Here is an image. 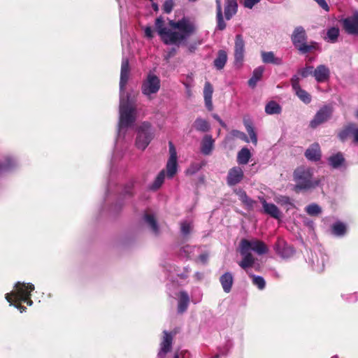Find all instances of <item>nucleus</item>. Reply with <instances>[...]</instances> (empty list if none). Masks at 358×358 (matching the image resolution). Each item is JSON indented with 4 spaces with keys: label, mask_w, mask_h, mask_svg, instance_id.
Returning <instances> with one entry per match:
<instances>
[{
    "label": "nucleus",
    "mask_w": 358,
    "mask_h": 358,
    "mask_svg": "<svg viewBox=\"0 0 358 358\" xmlns=\"http://www.w3.org/2000/svg\"><path fill=\"white\" fill-rule=\"evenodd\" d=\"M164 178H165V171L162 170L158 174V176H157L154 182L151 185V189L153 190H156V189H159L163 184V182L164 181Z\"/></svg>",
    "instance_id": "36"
},
{
    "label": "nucleus",
    "mask_w": 358,
    "mask_h": 358,
    "mask_svg": "<svg viewBox=\"0 0 358 358\" xmlns=\"http://www.w3.org/2000/svg\"><path fill=\"white\" fill-rule=\"evenodd\" d=\"M294 91L298 98L304 103L308 104L310 103L312 98L311 95L308 92L303 90L301 87L294 90Z\"/></svg>",
    "instance_id": "31"
},
{
    "label": "nucleus",
    "mask_w": 358,
    "mask_h": 358,
    "mask_svg": "<svg viewBox=\"0 0 358 358\" xmlns=\"http://www.w3.org/2000/svg\"><path fill=\"white\" fill-rule=\"evenodd\" d=\"M343 26L345 31L352 35H358V13L343 20Z\"/></svg>",
    "instance_id": "11"
},
{
    "label": "nucleus",
    "mask_w": 358,
    "mask_h": 358,
    "mask_svg": "<svg viewBox=\"0 0 358 358\" xmlns=\"http://www.w3.org/2000/svg\"><path fill=\"white\" fill-rule=\"evenodd\" d=\"M300 75L298 73L292 76L291 78V85L293 90L300 87L299 82H300Z\"/></svg>",
    "instance_id": "46"
},
{
    "label": "nucleus",
    "mask_w": 358,
    "mask_h": 358,
    "mask_svg": "<svg viewBox=\"0 0 358 358\" xmlns=\"http://www.w3.org/2000/svg\"><path fill=\"white\" fill-rule=\"evenodd\" d=\"M332 109L331 107L324 106L317 111L314 118L311 120L310 126L312 128H316L318 125L326 122L330 117Z\"/></svg>",
    "instance_id": "10"
},
{
    "label": "nucleus",
    "mask_w": 358,
    "mask_h": 358,
    "mask_svg": "<svg viewBox=\"0 0 358 358\" xmlns=\"http://www.w3.org/2000/svg\"><path fill=\"white\" fill-rule=\"evenodd\" d=\"M199 259L203 264H205L207 260V256L205 255H200Z\"/></svg>",
    "instance_id": "59"
},
{
    "label": "nucleus",
    "mask_w": 358,
    "mask_h": 358,
    "mask_svg": "<svg viewBox=\"0 0 358 358\" xmlns=\"http://www.w3.org/2000/svg\"><path fill=\"white\" fill-rule=\"evenodd\" d=\"M262 58L263 62L266 64H273L275 65H280L282 64V59L275 57L273 52H262Z\"/></svg>",
    "instance_id": "25"
},
{
    "label": "nucleus",
    "mask_w": 358,
    "mask_h": 358,
    "mask_svg": "<svg viewBox=\"0 0 358 358\" xmlns=\"http://www.w3.org/2000/svg\"><path fill=\"white\" fill-rule=\"evenodd\" d=\"M352 126L353 124H350L340 132L339 137L341 141H344L348 137L352 136Z\"/></svg>",
    "instance_id": "41"
},
{
    "label": "nucleus",
    "mask_w": 358,
    "mask_h": 358,
    "mask_svg": "<svg viewBox=\"0 0 358 358\" xmlns=\"http://www.w3.org/2000/svg\"><path fill=\"white\" fill-rule=\"evenodd\" d=\"M143 219L145 222L150 227L152 231L155 234L158 232V226L155 219V217L149 213L144 215Z\"/></svg>",
    "instance_id": "33"
},
{
    "label": "nucleus",
    "mask_w": 358,
    "mask_h": 358,
    "mask_svg": "<svg viewBox=\"0 0 358 358\" xmlns=\"http://www.w3.org/2000/svg\"><path fill=\"white\" fill-rule=\"evenodd\" d=\"M261 201L264 213L275 219L279 220L281 217V212L275 204L267 203L264 199H262Z\"/></svg>",
    "instance_id": "17"
},
{
    "label": "nucleus",
    "mask_w": 358,
    "mask_h": 358,
    "mask_svg": "<svg viewBox=\"0 0 358 358\" xmlns=\"http://www.w3.org/2000/svg\"><path fill=\"white\" fill-rule=\"evenodd\" d=\"M331 358H338V357L337 356H334V357H333Z\"/></svg>",
    "instance_id": "63"
},
{
    "label": "nucleus",
    "mask_w": 358,
    "mask_h": 358,
    "mask_svg": "<svg viewBox=\"0 0 358 358\" xmlns=\"http://www.w3.org/2000/svg\"><path fill=\"white\" fill-rule=\"evenodd\" d=\"M169 158L166 164V171L168 178H173L177 172V152L176 148L172 142L169 143Z\"/></svg>",
    "instance_id": "9"
},
{
    "label": "nucleus",
    "mask_w": 358,
    "mask_h": 358,
    "mask_svg": "<svg viewBox=\"0 0 358 358\" xmlns=\"http://www.w3.org/2000/svg\"><path fill=\"white\" fill-rule=\"evenodd\" d=\"M236 132L237 134H241V135L244 136V134H243V133H241V132H239V131H236Z\"/></svg>",
    "instance_id": "62"
},
{
    "label": "nucleus",
    "mask_w": 358,
    "mask_h": 358,
    "mask_svg": "<svg viewBox=\"0 0 358 358\" xmlns=\"http://www.w3.org/2000/svg\"><path fill=\"white\" fill-rule=\"evenodd\" d=\"M129 76V65L127 58H123L121 65L120 80V120L119 134L124 128L131 126L136 120V106L128 94H125L124 88Z\"/></svg>",
    "instance_id": "2"
},
{
    "label": "nucleus",
    "mask_w": 358,
    "mask_h": 358,
    "mask_svg": "<svg viewBox=\"0 0 358 358\" xmlns=\"http://www.w3.org/2000/svg\"><path fill=\"white\" fill-rule=\"evenodd\" d=\"M306 211L309 215L315 216L321 213L322 209L317 204L312 203L306 206Z\"/></svg>",
    "instance_id": "39"
},
{
    "label": "nucleus",
    "mask_w": 358,
    "mask_h": 358,
    "mask_svg": "<svg viewBox=\"0 0 358 358\" xmlns=\"http://www.w3.org/2000/svg\"><path fill=\"white\" fill-rule=\"evenodd\" d=\"M237 8L236 0H225L224 15L227 20H230L236 13Z\"/></svg>",
    "instance_id": "22"
},
{
    "label": "nucleus",
    "mask_w": 358,
    "mask_h": 358,
    "mask_svg": "<svg viewBox=\"0 0 358 358\" xmlns=\"http://www.w3.org/2000/svg\"><path fill=\"white\" fill-rule=\"evenodd\" d=\"M243 171L239 166H234L229 170L227 182L229 186L239 183L243 178Z\"/></svg>",
    "instance_id": "13"
},
{
    "label": "nucleus",
    "mask_w": 358,
    "mask_h": 358,
    "mask_svg": "<svg viewBox=\"0 0 358 358\" xmlns=\"http://www.w3.org/2000/svg\"><path fill=\"white\" fill-rule=\"evenodd\" d=\"M265 111L268 115L279 114L281 107L277 102L271 101L266 105Z\"/></svg>",
    "instance_id": "32"
},
{
    "label": "nucleus",
    "mask_w": 358,
    "mask_h": 358,
    "mask_svg": "<svg viewBox=\"0 0 358 358\" xmlns=\"http://www.w3.org/2000/svg\"><path fill=\"white\" fill-rule=\"evenodd\" d=\"M329 164L333 168H338L344 162V157L343 154L341 152H338L332 156L329 157Z\"/></svg>",
    "instance_id": "30"
},
{
    "label": "nucleus",
    "mask_w": 358,
    "mask_h": 358,
    "mask_svg": "<svg viewBox=\"0 0 358 358\" xmlns=\"http://www.w3.org/2000/svg\"><path fill=\"white\" fill-rule=\"evenodd\" d=\"M145 36L148 38L153 37V30L150 27H146L144 29Z\"/></svg>",
    "instance_id": "51"
},
{
    "label": "nucleus",
    "mask_w": 358,
    "mask_h": 358,
    "mask_svg": "<svg viewBox=\"0 0 358 358\" xmlns=\"http://www.w3.org/2000/svg\"><path fill=\"white\" fill-rule=\"evenodd\" d=\"M352 126L353 124H350L340 132L339 137L341 141H344L348 137L352 136Z\"/></svg>",
    "instance_id": "42"
},
{
    "label": "nucleus",
    "mask_w": 358,
    "mask_h": 358,
    "mask_svg": "<svg viewBox=\"0 0 358 358\" xmlns=\"http://www.w3.org/2000/svg\"><path fill=\"white\" fill-rule=\"evenodd\" d=\"M251 157V152L247 148H242L237 155V162L238 164H246Z\"/></svg>",
    "instance_id": "28"
},
{
    "label": "nucleus",
    "mask_w": 358,
    "mask_h": 358,
    "mask_svg": "<svg viewBox=\"0 0 358 358\" xmlns=\"http://www.w3.org/2000/svg\"><path fill=\"white\" fill-rule=\"evenodd\" d=\"M189 302V297L188 294L182 291L179 293V299H178V311L180 313H184L188 307Z\"/></svg>",
    "instance_id": "23"
},
{
    "label": "nucleus",
    "mask_w": 358,
    "mask_h": 358,
    "mask_svg": "<svg viewBox=\"0 0 358 358\" xmlns=\"http://www.w3.org/2000/svg\"><path fill=\"white\" fill-rule=\"evenodd\" d=\"M321 8H322L326 11H328L329 10V7L325 0H315Z\"/></svg>",
    "instance_id": "52"
},
{
    "label": "nucleus",
    "mask_w": 358,
    "mask_h": 358,
    "mask_svg": "<svg viewBox=\"0 0 358 358\" xmlns=\"http://www.w3.org/2000/svg\"><path fill=\"white\" fill-rule=\"evenodd\" d=\"M227 61V54L226 51L220 50L218 51L217 58L214 60V66L217 69L221 70L224 67Z\"/></svg>",
    "instance_id": "27"
},
{
    "label": "nucleus",
    "mask_w": 358,
    "mask_h": 358,
    "mask_svg": "<svg viewBox=\"0 0 358 358\" xmlns=\"http://www.w3.org/2000/svg\"><path fill=\"white\" fill-rule=\"evenodd\" d=\"M306 157L311 161H317L320 159V148L317 143H314L308 148L305 152Z\"/></svg>",
    "instance_id": "20"
},
{
    "label": "nucleus",
    "mask_w": 358,
    "mask_h": 358,
    "mask_svg": "<svg viewBox=\"0 0 358 358\" xmlns=\"http://www.w3.org/2000/svg\"><path fill=\"white\" fill-rule=\"evenodd\" d=\"M313 269L317 272H322L323 270H324V265L323 264V262L322 263L321 265H320L319 264H317V265H315V264L313 265Z\"/></svg>",
    "instance_id": "54"
},
{
    "label": "nucleus",
    "mask_w": 358,
    "mask_h": 358,
    "mask_svg": "<svg viewBox=\"0 0 358 358\" xmlns=\"http://www.w3.org/2000/svg\"><path fill=\"white\" fill-rule=\"evenodd\" d=\"M200 300H201L200 297H199V299H192V301H193L194 303H198L199 301H200Z\"/></svg>",
    "instance_id": "61"
},
{
    "label": "nucleus",
    "mask_w": 358,
    "mask_h": 358,
    "mask_svg": "<svg viewBox=\"0 0 358 358\" xmlns=\"http://www.w3.org/2000/svg\"><path fill=\"white\" fill-rule=\"evenodd\" d=\"M244 47L245 43L242 36L241 34L236 35L235 41V62L236 64H241L243 60L245 52Z\"/></svg>",
    "instance_id": "14"
},
{
    "label": "nucleus",
    "mask_w": 358,
    "mask_h": 358,
    "mask_svg": "<svg viewBox=\"0 0 358 358\" xmlns=\"http://www.w3.org/2000/svg\"><path fill=\"white\" fill-rule=\"evenodd\" d=\"M13 166V160L10 159H8V163L7 164H0V173L3 171L8 170V169L12 167Z\"/></svg>",
    "instance_id": "50"
},
{
    "label": "nucleus",
    "mask_w": 358,
    "mask_h": 358,
    "mask_svg": "<svg viewBox=\"0 0 358 358\" xmlns=\"http://www.w3.org/2000/svg\"><path fill=\"white\" fill-rule=\"evenodd\" d=\"M169 27L164 26L162 17L155 20V29L162 41L166 45H180L193 35L196 25L189 17H183L178 21L169 20Z\"/></svg>",
    "instance_id": "1"
},
{
    "label": "nucleus",
    "mask_w": 358,
    "mask_h": 358,
    "mask_svg": "<svg viewBox=\"0 0 358 358\" xmlns=\"http://www.w3.org/2000/svg\"><path fill=\"white\" fill-rule=\"evenodd\" d=\"M292 39L295 47L303 53H307L315 48L314 44L308 45L306 43V31L302 27H298L295 29Z\"/></svg>",
    "instance_id": "7"
},
{
    "label": "nucleus",
    "mask_w": 358,
    "mask_h": 358,
    "mask_svg": "<svg viewBox=\"0 0 358 358\" xmlns=\"http://www.w3.org/2000/svg\"><path fill=\"white\" fill-rule=\"evenodd\" d=\"M237 194L238 195L239 199L248 207L252 208L254 204V201L248 196L245 192L243 190H238L237 192Z\"/></svg>",
    "instance_id": "35"
},
{
    "label": "nucleus",
    "mask_w": 358,
    "mask_h": 358,
    "mask_svg": "<svg viewBox=\"0 0 358 358\" xmlns=\"http://www.w3.org/2000/svg\"><path fill=\"white\" fill-rule=\"evenodd\" d=\"M264 71V66H258L253 71L252 76L248 80V85L250 87L255 88L256 87L257 83L262 79Z\"/></svg>",
    "instance_id": "24"
},
{
    "label": "nucleus",
    "mask_w": 358,
    "mask_h": 358,
    "mask_svg": "<svg viewBox=\"0 0 358 358\" xmlns=\"http://www.w3.org/2000/svg\"><path fill=\"white\" fill-rule=\"evenodd\" d=\"M260 0H244L243 5L245 8H252L255 4L258 3Z\"/></svg>",
    "instance_id": "48"
},
{
    "label": "nucleus",
    "mask_w": 358,
    "mask_h": 358,
    "mask_svg": "<svg viewBox=\"0 0 358 358\" xmlns=\"http://www.w3.org/2000/svg\"><path fill=\"white\" fill-rule=\"evenodd\" d=\"M184 83V85H185V87H186V88H187V89H189V88H190V87H191V85H190V84H189V83Z\"/></svg>",
    "instance_id": "60"
},
{
    "label": "nucleus",
    "mask_w": 358,
    "mask_h": 358,
    "mask_svg": "<svg viewBox=\"0 0 358 358\" xmlns=\"http://www.w3.org/2000/svg\"><path fill=\"white\" fill-rule=\"evenodd\" d=\"M164 336L161 343V349L158 353L159 358H164L166 354L171 350L172 344V336L167 331H164Z\"/></svg>",
    "instance_id": "16"
},
{
    "label": "nucleus",
    "mask_w": 358,
    "mask_h": 358,
    "mask_svg": "<svg viewBox=\"0 0 358 358\" xmlns=\"http://www.w3.org/2000/svg\"><path fill=\"white\" fill-rule=\"evenodd\" d=\"M313 171L306 166L298 167L294 173V180L296 182V192L306 190L317 187L320 180L313 178Z\"/></svg>",
    "instance_id": "4"
},
{
    "label": "nucleus",
    "mask_w": 358,
    "mask_h": 358,
    "mask_svg": "<svg viewBox=\"0 0 358 358\" xmlns=\"http://www.w3.org/2000/svg\"><path fill=\"white\" fill-rule=\"evenodd\" d=\"M160 86L161 81L159 78L154 73L150 71L142 83L141 91L145 96L151 99L152 95L158 92Z\"/></svg>",
    "instance_id": "5"
},
{
    "label": "nucleus",
    "mask_w": 358,
    "mask_h": 358,
    "mask_svg": "<svg viewBox=\"0 0 358 358\" xmlns=\"http://www.w3.org/2000/svg\"><path fill=\"white\" fill-rule=\"evenodd\" d=\"M194 127L196 130L201 131H207L210 129V125L208 122L206 120L201 118H197L195 120L194 123Z\"/></svg>",
    "instance_id": "34"
},
{
    "label": "nucleus",
    "mask_w": 358,
    "mask_h": 358,
    "mask_svg": "<svg viewBox=\"0 0 358 358\" xmlns=\"http://www.w3.org/2000/svg\"><path fill=\"white\" fill-rule=\"evenodd\" d=\"M173 8V0H166L163 4V10L166 13H170Z\"/></svg>",
    "instance_id": "47"
},
{
    "label": "nucleus",
    "mask_w": 358,
    "mask_h": 358,
    "mask_svg": "<svg viewBox=\"0 0 358 358\" xmlns=\"http://www.w3.org/2000/svg\"><path fill=\"white\" fill-rule=\"evenodd\" d=\"M133 186V184H129L127 187H125L124 192L125 194H131V187Z\"/></svg>",
    "instance_id": "58"
},
{
    "label": "nucleus",
    "mask_w": 358,
    "mask_h": 358,
    "mask_svg": "<svg viewBox=\"0 0 358 358\" xmlns=\"http://www.w3.org/2000/svg\"><path fill=\"white\" fill-rule=\"evenodd\" d=\"M251 277L252 278L253 284L256 285L259 289H263L265 287L266 282L262 277L256 276L254 275H252Z\"/></svg>",
    "instance_id": "43"
},
{
    "label": "nucleus",
    "mask_w": 358,
    "mask_h": 358,
    "mask_svg": "<svg viewBox=\"0 0 358 358\" xmlns=\"http://www.w3.org/2000/svg\"><path fill=\"white\" fill-rule=\"evenodd\" d=\"M274 249L276 253L283 258H288L294 254V250L289 246L282 238H278L276 241Z\"/></svg>",
    "instance_id": "12"
},
{
    "label": "nucleus",
    "mask_w": 358,
    "mask_h": 358,
    "mask_svg": "<svg viewBox=\"0 0 358 358\" xmlns=\"http://www.w3.org/2000/svg\"><path fill=\"white\" fill-rule=\"evenodd\" d=\"M200 169V166L199 165H192L188 170L187 172L192 174L194 173L196 171H198Z\"/></svg>",
    "instance_id": "55"
},
{
    "label": "nucleus",
    "mask_w": 358,
    "mask_h": 358,
    "mask_svg": "<svg viewBox=\"0 0 358 358\" xmlns=\"http://www.w3.org/2000/svg\"><path fill=\"white\" fill-rule=\"evenodd\" d=\"M214 145V140L210 136L206 135L202 141H201V150L203 154L204 155H209L213 148Z\"/></svg>",
    "instance_id": "26"
},
{
    "label": "nucleus",
    "mask_w": 358,
    "mask_h": 358,
    "mask_svg": "<svg viewBox=\"0 0 358 358\" xmlns=\"http://www.w3.org/2000/svg\"><path fill=\"white\" fill-rule=\"evenodd\" d=\"M240 248H243L244 253L246 250L250 252L252 250L259 255L267 253L268 250L266 245L258 239H243L240 243Z\"/></svg>",
    "instance_id": "8"
},
{
    "label": "nucleus",
    "mask_w": 358,
    "mask_h": 358,
    "mask_svg": "<svg viewBox=\"0 0 358 358\" xmlns=\"http://www.w3.org/2000/svg\"><path fill=\"white\" fill-rule=\"evenodd\" d=\"M174 358H190V353L187 350H181L175 355Z\"/></svg>",
    "instance_id": "49"
},
{
    "label": "nucleus",
    "mask_w": 358,
    "mask_h": 358,
    "mask_svg": "<svg viewBox=\"0 0 358 358\" xmlns=\"http://www.w3.org/2000/svg\"><path fill=\"white\" fill-rule=\"evenodd\" d=\"M245 126L246 130L251 138L252 142L254 144H257V135H256L255 129H254L253 127L252 126L251 123L245 122Z\"/></svg>",
    "instance_id": "40"
},
{
    "label": "nucleus",
    "mask_w": 358,
    "mask_h": 358,
    "mask_svg": "<svg viewBox=\"0 0 358 358\" xmlns=\"http://www.w3.org/2000/svg\"><path fill=\"white\" fill-rule=\"evenodd\" d=\"M15 290L11 293L6 294V299L12 305L13 301L16 302L15 307L21 312L26 310V307L20 305V301L27 303V305L31 306L32 301L30 299L31 292L34 289V285L31 283H21L17 282L15 286Z\"/></svg>",
    "instance_id": "3"
},
{
    "label": "nucleus",
    "mask_w": 358,
    "mask_h": 358,
    "mask_svg": "<svg viewBox=\"0 0 358 358\" xmlns=\"http://www.w3.org/2000/svg\"><path fill=\"white\" fill-rule=\"evenodd\" d=\"M213 117L222 126L225 127L224 122L222 120V119L216 114L213 115Z\"/></svg>",
    "instance_id": "56"
},
{
    "label": "nucleus",
    "mask_w": 358,
    "mask_h": 358,
    "mask_svg": "<svg viewBox=\"0 0 358 358\" xmlns=\"http://www.w3.org/2000/svg\"><path fill=\"white\" fill-rule=\"evenodd\" d=\"M217 4V29L219 30H224L226 27V24L224 21L222 11V5L220 0H216Z\"/></svg>",
    "instance_id": "29"
},
{
    "label": "nucleus",
    "mask_w": 358,
    "mask_h": 358,
    "mask_svg": "<svg viewBox=\"0 0 358 358\" xmlns=\"http://www.w3.org/2000/svg\"><path fill=\"white\" fill-rule=\"evenodd\" d=\"M330 75V71L325 65H320L313 71V76L318 83L327 81Z\"/></svg>",
    "instance_id": "15"
},
{
    "label": "nucleus",
    "mask_w": 358,
    "mask_h": 358,
    "mask_svg": "<svg viewBox=\"0 0 358 358\" xmlns=\"http://www.w3.org/2000/svg\"><path fill=\"white\" fill-rule=\"evenodd\" d=\"M243 248H240V253L243 256V259L239 262V266L243 268L247 269L249 267H251L254 263H255V258L253 257L252 255L248 252L245 251V252H243Z\"/></svg>",
    "instance_id": "19"
},
{
    "label": "nucleus",
    "mask_w": 358,
    "mask_h": 358,
    "mask_svg": "<svg viewBox=\"0 0 358 358\" xmlns=\"http://www.w3.org/2000/svg\"><path fill=\"white\" fill-rule=\"evenodd\" d=\"M298 74L302 78H306L310 74H313V67L308 66L304 68L300 69L297 71Z\"/></svg>",
    "instance_id": "44"
},
{
    "label": "nucleus",
    "mask_w": 358,
    "mask_h": 358,
    "mask_svg": "<svg viewBox=\"0 0 358 358\" xmlns=\"http://www.w3.org/2000/svg\"><path fill=\"white\" fill-rule=\"evenodd\" d=\"M328 41L334 43L339 36V29L336 27H331L328 29L327 33Z\"/></svg>",
    "instance_id": "38"
},
{
    "label": "nucleus",
    "mask_w": 358,
    "mask_h": 358,
    "mask_svg": "<svg viewBox=\"0 0 358 358\" xmlns=\"http://www.w3.org/2000/svg\"><path fill=\"white\" fill-rule=\"evenodd\" d=\"M333 233L336 236H343L346 231L345 225L340 222H338L332 226Z\"/></svg>",
    "instance_id": "37"
},
{
    "label": "nucleus",
    "mask_w": 358,
    "mask_h": 358,
    "mask_svg": "<svg viewBox=\"0 0 358 358\" xmlns=\"http://www.w3.org/2000/svg\"><path fill=\"white\" fill-rule=\"evenodd\" d=\"M357 116H358V112H357Z\"/></svg>",
    "instance_id": "64"
},
{
    "label": "nucleus",
    "mask_w": 358,
    "mask_h": 358,
    "mask_svg": "<svg viewBox=\"0 0 358 358\" xmlns=\"http://www.w3.org/2000/svg\"><path fill=\"white\" fill-rule=\"evenodd\" d=\"M192 248L189 245H186L182 248V252L185 253H189L192 252Z\"/></svg>",
    "instance_id": "57"
},
{
    "label": "nucleus",
    "mask_w": 358,
    "mask_h": 358,
    "mask_svg": "<svg viewBox=\"0 0 358 358\" xmlns=\"http://www.w3.org/2000/svg\"><path fill=\"white\" fill-rule=\"evenodd\" d=\"M153 138L151 124L148 122H143L138 129L136 145L138 149L145 150Z\"/></svg>",
    "instance_id": "6"
},
{
    "label": "nucleus",
    "mask_w": 358,
    "mask_h": 358,
    "mask_svg": "<svg viewBox=\"0 0 358 358\" xmlns=\"http://www.w3.org/2000/svg\"><path fill=\"white\" fill-rule=\"evenodd\" d=\"M192 225L190 222L188 221H183L181 222V231L183 234L187 235L189 234L191 229H192Z\"/></svg>",
    "instance_id": "45"
},
{
    "label": "nucleus",
    "mask_w": 358,
    "mask_h": 358,
    "mask_svg": "<svg viewBox=\"0 0 358 358\" xmlns=\"http://www.w3.org/2000/svg\"><path fill=\"white\" fill-rule=\"evenodd\" d=\"M213 93V85L209 82H206L203 89V97L205 105L209 111H211L213 108L212 102Z\"/></svg>",
    "instance_id": "18"
},
{
    "label": "nucleus",
    "mask_w": 358,
    "mask_h": 358,
    "mask_svg": "<svg viewBox=\"0 0 358 358\" xmlns=\"http://www.w3.org/2000/svg\"><path fill=\"white\" fill-rule=\"evenodd\" d=\"M352 136L355 142H358V128L353 124L352 126Z\"/></svg>",
    "instance_id": "53"
},
{
    "label": "nucleus",
    "mask_w": 358,
    "mask_h": 358,
    "mask_svg": "<svg viewBox=\"0 0 358 358\" xmlns=\"http://www.w3.org/2000/svg\"><path fill=\"white\" fill-rule=\"evenodd\" d=\"M220 282L222 285L223 290L226 293H229L231 291V287L234 283L233 275L229 272L224 273L220 278Z\"/></svg>",
    "instance_id": "21"
}]
</instances>
